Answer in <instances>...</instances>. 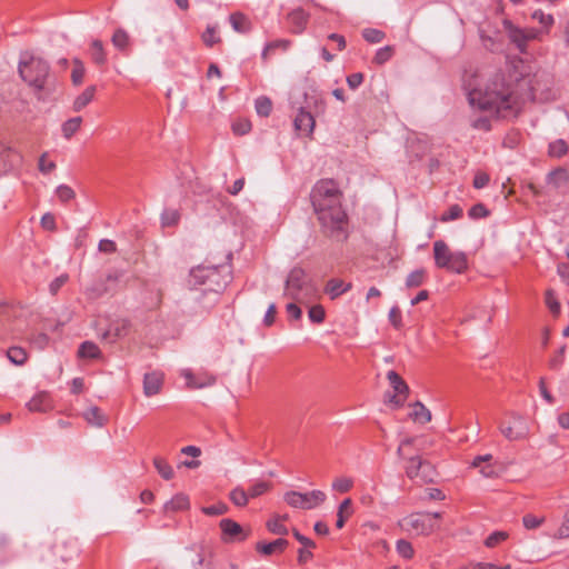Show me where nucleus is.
Masks as SVG:
<instances>
[{
  "label": "nucleus",
  "mask_w": 569,
  "mask_h": 569,
  "mask_svg": "<svg viewBox=\"0 0 569 569\" xmlns=\"http://www.w3.org/2000/svg\"><path fill=\"white\" fill-rule=\"evenodd\" d=\"M315 213L322 232L339 242L347 239L348 217L342 208V192L333 179H321L310 192Z\"/></svg>",
  "instance_id": "nucleus-1"
},
{
  "label": "nucleus",
  "mask_w": 569,
  "mask_h": 569,
  "mask_svg": "<svg viewBox=\"0 0 569 569\" xmlns=\"http://www.w3.org/2000/svg\"><path fill=\"white\" fill-rule=\"evenodd\" d=\"M473 108L506 118L513 113L516 97L511 86L506 82L505 74L497 72L487 82L485 89L475 88L468 92Z\"/></svg>",
  "instance_id": "nucleus-2"
},
{
  "label": "nucleus",
  "mask_w": 569,
  "mask_h": 569,
  "mask_svg": "<svg viewBox=\"0 0 569 569\" xmlns=\"http://www.w3.org/2000/svg\"><path fill=\"white\" fill-rule=\"evenodd\" d=\"M19 74L32 88L39 100H44L46 96L54 88V79L50 76V67L41 58L30 57L27 61H20Z\"/></svg>",
  "instance_id": "nucleus-3"
},
{
  "label": "nucleus",
  "mask_w": 569,
  "mask_h": 569,
  "mask_svg": "<svg viewBox=\"0 0 569 569\" xmlns=\"http://www.w3.org/2000/svg\"><path fill=\"white\" fill-rule=\"evenodd\" d=\"M315 292L316 288L302 268L295 267L290 270L284 284L286 297L293 301L305 303L309 302Z\"/></svg>",
  "instance_id": "nucleus-4"
},
{
  "label": "nucleus",
  "mask_w": 569,
  "mask_h": 569,
  "mask_svg": "<svg viewBox=\"0 0 569 569\" xmlns=\"http://www.w3.org/2000/svg\"><path fill=\"white\" fill-rule=\"evenodd\" d=\"M433 258L438 268L456 273H463L468 269V258L462 251H451L442 240L433 242Z\"/></svg>",
  "instance_id": "nucleus-5"
},
{
  "label": "nucleus",
  "mask_w": 569,
  "mask_h": 569,
  "mask_svg": "<svg viewBox=\"0 0 569 569\" xmlns=\"http://www.w3.org/2000/svg\"><path fill=\"white\" fill-rule=\"evenodd\" d=\"M327 496L321 490H312L309 492L289 491L284 495V501L292 508L313 509L322 505Z\"/></svg>",
  "instance_id": "nucleus-6"
},
{
  "label": "nucleus",
  "mask_w": 569,
  "mask_h": 569,
  "mask_svg": "<svg viewBox=\"0 0 569 569\" xmlns=\"http://www.w3.org/2000/svg\"><path fill=\"white\" fill-rule=\"evenodd\" d=\"M499 430L509 441L526 439L529 435V427L526 419L512 413L507 421L499 425Z\"/></svg>",
  "instance_id": "nucleus-7"
},
{
  "label": "nucleus",
  "mask_w": 569,
  "mask_h": 569,
  "mask_svg": "<svg viewBox=\"0 0 569 569\" xmlns=\"http://www.w3.org/2000/svg\"><path fill=\"white\" fill-rule=\"evenodd\" d=\"M387 379L393 390V393L387 392L385 395V401L392 405L395 408L402 407L409 395V387L407 382L393 370L388 371Z\"/></svg>",
  "instance_id": "nucleus-8"
},
{
  "label": "nucleus",
  "mask_w": 569,
  "mask_h": 569,
  "mask_svg": "<svg viewBox=\"0 0 569 569\" xmlns=\"http://www.w3.org/2000/svg\"><path fill=\"white\" fill-rule=\"evenodd\" d=\"M219 528L221 530V541L224 543H236L247 540L251 529L244 528L232 519L224 518L220 520Z\"/></svg>",
  "instance_id": "nucleus-9"
},
{
  "label": "nucleus",
  "mask_w": 569,
  "mask_h": 569,
  "mask_svg": "<svg viewBox=\"0 0 569 569\" xmlns=\"http://www.w3.org/2000/svg\"><path fill=\"white\" fill-rule=\"evenodd\" d=\"M406 475L410 479L420 478L425 482L433 481L432 466L422 460L419 456H411L408 458V466L406 467Z\"/></svg>",
  "instance_id": "nucleus-10"
},
{
  "label": "nucleus",
  "mask_w": 569,
  "mask_h": 569,
  "mask_svg": "<svg viewBox=\"0 0 569 569\" xmlns=\"http://www.w3.org/2000/svg\"><path fill=\"white\" fill-rule=\"evenodd\" d=\"M207 290L219 293L224 290L231 280L230 271L224 266H210Z\"/></svg>",
  "instance_id": "nucleus-11"
},
{
  "label": "nucleus",
  "mask_w": 569,
  "mask_h": 569,
  "mask_svg": "<svg viewBox=\"0 0 569 569\" xmlns=\"http://www.w3.org/2000/svg\"><path fill=\"white\" fill-rule=\"evenodd\" d=\"M123 277L122 271H113L108 273L104 281H99L92 284L90 288L86 290V295L89 299H98L103 295L110 292L113 288L109 287L108 283H118L120 279Z\"/></svg>",
  "instance_id": "nucleus-12"
},
{
  "label": "nucleus",
  "mask_w": 569,
  "mask_h": 569,
  "mask_svg": "<svg viewBox=\"0 0 569 569\" xmlns=\"http://www.w3.org/2000/svg\"><path fill=\"white\" fill-rule=\"evenodd\" d=\"M403 526L416 535H429L433 530V526L429 521V515L425 513H416L405 518Z\"/></svg>",
  "instance_id": "nucleus-13"
},
{
  "label": "nucleus",
  "mask_w": 569,
  "mask_h": 569,
  "mask_svg": "<svg viewBox=\"0 0 569 569\" xmlns=\"http://www.w3.org/2000/svg\"><path fill=\"white\" fill-rule=\"evenodd\" d=\"M181 376L186 379L187 386L191 389L206 388L216 383V377L208 372L196 375L191 370L186 369L181 372Z\"/></svg>",
  "instance_id": "nucleus-14"
},
{
  "label": "nucleus",
  "mask_w": 569,
  "mask_h": 569,
  "mask_svg": "<svg viewBox=\"0 0 569 569\" xmlns=\"http://www.w3.org/2000/svg\"><path fill=\"white\" fill-rule=\"evenodd\" d=\"M164 375L161 371L147 372L143 377V393L147 397L158 395L163 385Z\"/></svg>",
  "instance_id": "nucleus-15"
},
{
  "label": "nucleus",
  "mask_w": 569,
  "mask_h": 569,
  "mask_svg": "<svg viewBox=\"0 0 569 569\" xmlns=\"http://www.w3.org/2000/svg\"><path fill=\"white\" fill-rule=\"evenodd\" d=\"M315 124L316 121L313 116L309 111H306L303 108L299 110L293 120L296 131L303 136H310L313 132Z\"/></svg>",
  "instance_id": "nucleus-16"
},
{
  "label": "nucleus",
  "mask_w": 569,
  "mask_h": 569,
  "mask_svg": "<svg viewBox=\"0 0 569 569\" xmlns=\"http://www.w3.org/2000/svg\"><path fill=\"white\" fill-rule=\"evenodd\" d=\"M289 27L293 33H301L307 27L309 20V13L302 8H297L288 13L287 17Z\"/></svg>",
  "instance_id": "nucleus-17"
},
{
  "label": "nucleus",
  "mask_w": 569,
  "mask_h": 569,
  "mask_svg": "<svg viewBox=\"0 0 569 569\" xmlns=\"http://www.w3.org/2000/svg\"><path fill=\"white\" fill-rule=\"evenodd\" d=\"M20 160L21 157L16 150L0 141V171L13 168Z\"/></svg>",
  "instance_id": "nucleus-18"
},
{
  "label": "nucleus",
  "mask_w": 569,
  "mask_h": 569,
  "mask_svg": "<svg viewBox=\"0 0 569 569\" xmlns=\"http://www.w3.org/2000/svg\"><path fill=\"white\" fill-rule=\"evenodd\" d=\"M492 459L493 457L490 453L476 456L471 462V467L479 469V472L486 478H495L498 473L491 463Z\"/></svg>",
  "instance_id": "nucleus-19"
},
{
  "label": "nucleus",
  "mask_w": 569,
  "mask_h": 569,
  "mask_svg": "<svg viewBox=\"0 0 569 569\" xmlns=\"http://www.w3.org/2000/svg\"><path fill=\"white\" fill-rule=\"evenodd\" d=\"M51 397L48 392L41 391L34 395L27 403V408L31 412H47L52 409Z\"/></svg>",
  "instance_id": "nucleus-20"
},
{
  "label": "nucleus",
  "mask_w": 569,
  "mask_h": 569,
  "mask_svg": "<svg viewBox=\"0 0 569 569\" xmlns=\"http://www.w3.org/2000/svg\"><path fill=\"white\" fill-rule=\"evenodd\" d=\"M503 27L510 41L513 42L521 52H525L527 47L525 30L513 26L509 20L503 21Z\"/></svg>",
  "instance_id": "nucleus-21"
},
{
  "label": "nucleus",
  "mask_w": 569,
  "mask_h": 569,
  "mask_svg": "<svg viewBox=\"0 0 569 569\" xmlns=\"http://www.w3.org/2000/svg\"><path fill=\"white\" fill-rule=\"evenodd\" d=\"M352 284L351 282H345L343 280L339 278H332L327 281L325 287V293H327L331 300L337 299L345 292H348L351 290Z\"/></svg>",
  "instance_id": "nucleus-22"
},
{
  "label": "nucleus",
  "mask_w": 569,
  "mask_h": 569,
  "mask_svg": "<svg viewBox=\"0 0 569 569\" xmlns=\"http://www.w3.org/2000/svg\"><path fill=\"white\" fill-rule=\"evenodd\" d=\"M131 328V323L127 319H119L111 323L110 329L103 333L104 339L111 338V341L126 337Z\"/></svg>",
  "instance_id": "nucleus-23"
},
{
  "label": "nucleus",
  "mask_w": 569,
  "mask_h": 569,
  "mask_svg": "<svg viewBox=\"0 0 569 569\" xmlns=\"http://www.w3.org/2000/svg\"><path fill=\"white\" fill-rule=\"evenodd\" d=\"M288 546V541L283 538L276 539L271 542H258L256 550L264 556H271L274 552H282Z\"/></svg>",
  "instance_id": "nucleus-24"
},
{
  "label": "nucleus",
  "mask_w": 569,
  "mask_h": 569,
  "mask_svg": "<svg viewBox=\"0 0 569 569\" xmlns=\"http://www.w3.org/2000/svg\"><path fill=\"white\" fill-rule=\"evenodd\" d=\"M190 506L188 496L183 493H178L172 497L171 500L166 502L163 506L164 512H176L187 510Z\"/></svg>",
  "instance_id": "nucleus-25"
},
{
  "label": "nucleus",
  "mask_w": 569,
  "mask_h": 569,
  "mask_svg": "<svg viewBox=\"0 0 569 569\" xmlns=\"http://www.w3.org/2000/svg\"><path fill=\"white\" fill-rule=\"evenodd\" d=\"M83 418L89 425L98 428H101L107 423V417L96 406L90 407L87 411H84Z\"/></svg>",
  "instance_id": "nucleus-26"
},
{
  "label": "nucleus",
  "mask_w": 569,
  "mask_h": 569,
  "mask_svg": "<svg viewBox=\"0 0 569 569\" xmlns=\"http://www.w3.org/2000/svg\"><path fill=\"white\" fill-rule=\"evenodd\" d=\"M96 86L87 87L82 93H80L73 101V110L76 112L81 111L86 108L94 98Z\"/></svg>",
  "instance_id": "nucleus-27"
},
{
  "label": "nucleus",
  "mask_w": 569,
  "mask_h": 569,
  "mask_svg": "<svg viewBox=\"0 0 569 569\" xmlns=\"http://www.w3.org/2000/svg\"><path fill=\"white\" fill-rule=\"evenodd\" d=\"M410 418L419 423H428L431 421V412L429 409L425 407L423 403L417 401L412 405V411L410 412Z\"/></svg>",
  "instance_id": "nucleus-28"
},
{
  "label": "nucleus",
  "mask_w": 569,
  "mask_h": 569,
  "mask_svg": "<svg viewBox=\"0 0 569 569\" xmlns=\"http://www.w3.org/2000/svg\"><path fill=\"white\" fill-rule=\"evenodd\" d=\"M352 515V501L350 498L345 499L338 507L336 527L341 529L346 520Z\"/></svg>",
  "instance_id": "nucleus-29"
},
{
  "label": "nucleus",
  "mask_w": 569,
  "mask_h": 569,
  "mask_svg": "<svg viewBox=\"0 0 569 569\" xmlns=\"http://www.w3.org/2000/svg\"><path fill=\"white\" fill-rule=\"evenodd\" d=\"M111 41L122 52L128 51L130 48V36L124 29H117L112 34Z\"/></svg>",
  "instance_id": "nucleus-30"
},
{
  "label": "nucleus",
  "mask_w": 569,
  "mask_h": 569,
  "mask_svg": "<svg viewBox=\"0 0 569 569\" xmlns=\"http://www.w3.org/2000/svg\"><path fill=\"white\" fill-rule=\"evenodd\" d=\"M229 19L233 30L237 32L246 33L251 29V23L243 13L234 12Z\"/></svg>",
  "instance_id": "nucleus-31"
},
{
  "label": "nucleus",
  "mask_w": 569,
  "mask_h": 569,
  "mask_svg": "<svg viewBox=\"0 0 569 569\" xmlns=\"http://www.w3.org/2000/svg\"><path fill=\"white\" fill-rule=\"evenodd\" d=\"M210 266H198L190 271V281L193 284H204L208 287Z\"/></svg>",
  "instance_id": "nucleus-32"
},
{
  "label": "nucleus",
  "mask_w": 569,
  "mask_h": 569,
  "mask_svg": "<svg viewBox=\"0 0 569 569\" xmlns=\"http://www.w3.org/2000/svg\"><path fill=\"white\" fill-rule=\"evenodd\" d=\"M153 466L158 473L164 479V480H171L174 477V471L172 467L168 463V461L162 457H154L153 458Z\"/></svg>",
  "instance_id": "nucleus-33"
},
{
  "label": "nucleus",
  "mask_w": 569,
  "mask_h": 569,
  "mask_svg": "<svg viewBox=\"0 0 569 569\" xmlns=\"http://www.w3.org/2000/svg\"><path fill=\"white\" fill-rule=\"evenodd\" d=\"M90 56L92 61L98 66H102L107 62L103 44L100 40H93L91 42Z\"/></svg>",
  "instance_id": "nucleus-34"
},
{
  "label": "nucleus",
  "mask_w": 569,
  "mask_h": 569,
  "mask_svg": "<svg viewBox=\"0 0 569 569\" xmlns=\"http://www.w3.org/2000/svg\"><path fill=\"white\" fill-rule=\"evenodd\" d=\"M78 356L80 358L96 359L100 356V349L94 342L84 341L79 347Z\"/></svg>",
  "instance_id": "nucleus-35"
},
{
  "label": "nucleus",
  "mask_w": 569,
  "mask_h": 569,
  "mask_svg": "<svg viewBox=\"0 0 569 569\" xmlns=\"http://www.w3.org/2000/svg\"><path fill=\"white\" fill-rule=\"evenodd\" d=\"M82 118H70L62 124V134L66 139H70L81 127Z\"/></svg>",
  "instance_id": "nucleus-36"
},
{
  "label": "nucleus",
  "mask_w": 569,
  "mask_h": 569,
  "mask_svg": "<svg viewBox=\"0 0 569 569\" xmlns=\"http://www.w3.org/2000/svg\"><path fill=\"white\" fill-rule=\"evenodd\" d=\"M568 172L563 168H557L549 172L548 174V182L553 184L556 188L561 187L568 181Z\"/></svg>",
  "instance_id": "nucleus-37"
},
{
  "label": "nucleus",
  "mask_w": 569,
  "mask_h": 569,
  "mask_svg": "<svg viewBox=\"0 0 569 569\" xmlns=\"http://www.w3.org/2000/svg\"><path fill=\"white\" fill-rule=\"evenodd\" d=\"M568 152V144L563 139H557L549 143L548 153L553 158H561Z\"/></svg>",
  "instance_id": "nucleus-38"
},
{
  "label": "nucleus",
  "mask_w": 569,
  "mask_h": 569,
  "mask_svg": "<svg viewBox=\"0 0 569 569\" xmlns=\"http://www.w3.org/2000/svg\"><path fill=\"white\" fill-rule=\"evenodd\" d=\"M229 498L237 507H244L249 501V496L242 487H236L232 489Z\"/></svg>",
  "instance_id": "nucleus-39"
},
{
  "label": "nucleus",
  "mask_w": 569,
  "mask_h": 569,
  "mask_svg": "<svg viewBox=\"0 0 569 569\" xmlns=\"http://www.w3.org/2000/svg\"><path fill=\"white\" fill-rule=\"evenodd\" d=\"M7 357L12 363L17 366H21L27 361V352L20 347L9 348L7 351Z\"/></svg>",
  "instance_id": "nucleus-40"
},
{
  "label": "nucleus",
  "mask_w": 569,
  "mask_h": 569,
  "mask_svg": "<svg viewBox=\"0 0 569 569\" xmlns=\"http://www.w3.org/2000/svg\"><path fill=\"white\" fill-rule=\"evenodd\" d=\"M180 220V213L177 209H166L161 213V224L163 227L176 226Z\"/></svg>",
  "instance_id": "nucleus-41"
},
{
  "label": "nucleus",
  "mask_w": 569,
  "mask_h": 569,
  "mask_svg": "<svg viewBox=\"0 0 569 569\" xmlns=\"http://www.w3.org/2000/svg\"><path fill=\"white\" fill-rule=\"evenodd\" d=\"M426 272L423 269H417L408 274L406 286L408 288H417L425 282Z\"/></svg>",
  "instance_id": "nucleus-42"
},
{
  "label": "nucleus",
  "mask_w": 569,
  "mask_h": 569,
  "mask_svg": "<svg viewBox=\"0 0 569 569\" xmlns=\"http://www.w3.org/2000/svg\"><path fill=\"white\" fill-rule=\"evenodd\" d=\"M393 52L395 50L391 46L382 47L378 49V51L376 52L372 62L378 66H381L392 58Z\"/></svg>",
  "instance_id": "nucleus-43"
},
{
  "label": "nucleus",
  "mask_w": 569,
  "mask_h": 569,
  "mask_svg": "<svg viewBox=\"0 0 569 569\" xmlns=\"http://www.w3.org/2000/svg\"><path fill=\"white\" fill-rule=\"evenodd\" d=\"M86 73V68L81 60H73V69L71 72V80L74 86H79L82 83Z\"/></svg>",
  "instance_id": "nucleus-44"
},
{
  "label": "nucleus",
  "mask_w": 569,
  "mask_h": 569,
  "mask_svg": "<svg viewBox=\"0 0 569 569\" xmlns=\"http://www.w3.org/2000/svg\"><path fill=\"white\" fill-rule=\"evenodd\" d=\"M256 111L261 117H268L271 113L272 110V102L267 97H259L256 100Z\"/></svg>",
  "instance_id": "nucleus-45"
},
{
  "label": "nucleus",
  "mask_w": 569,
  "mask_h": 569,
  "mask_svg": "<svg viewBox=\"0 0 569 569\" xmlns=\"http://www.w3.org/2000/svg\"><path fill=\"white\" fill-rule=\"evenodd\" d=\"M353 480L348 477H338L332 482V490L345 493L351 490Z\"/></svg>",
  "instance_id": "nucleus-46"
},
{
  "label": "nucleus",
  "mask_w": 569,
  "mask_h": 569,
  "mask_svg": "<svg viewBox=\"0 0 569 569\" xmlns=\"http://www.w3.org/2000/svg\"><path fill=\"white\" fill-rule=\"evenodd\" d=\"M362 37L369 43H379L385 39L386 34L381 30L367 28L362 31Z\"/></svg>",
  "instance_id": "nucleus-47"
},
{
  "label": "nucleus",
  "mask_w": 569,
  "mask_h": 569,
  "mask_svg": "<svg viewBox=\"0 0 569 569\" xmlns=\"http://www.w3.org/2000/svg\"><path fill=\"white\" fill-rule=\"evenodd\" d=\"M271 488V485L267 481H258L254 485H252L249 490L247 491L249 498H257L269 491Z\"/></svg>",
  "instance_id": "nucleus-48"
},
{
  "label": "nucleus",
  "mask_w": 569,
  "mask_h": 569,
  "mask_svg": "<svg viewBox=\"0 0 569 569\" xmlns=\"http://www.w3.org/2000/svg\"><path fill=\"white\" fill-rule=\"evenodd\" d=\"M308 317L311 322L313 323H322L326 318V311L325 308L321 305H315L312 306L308 311Z\"/></svg>",
  "instance_id": "nucleus-49"
},
{
  "label": "nucleus",
  "mask_w": 569,
  "mask_h": 569,
  "mask_svg": "<svg viewBox=\"0 0 569 569\" xmlns=\"http://www.w3.org/2000/svg\"><path fill=\"white\" fill-rule=\"evenodd\" d=\"M56 194L62 203H67L76 197L73 189L67 184L58 186Z\"/></svg>",
  "instance_id": "nucleus-50"
},
{
  "label": "nucleus",
  "mask_w": 569,
  "mask_h": 569,
  "mask_svg": "<svg viewBox=\"0 0 569 569\" xmlns=\"http://www.w3.org/2000/svg\"><path fill=\"white\" fill-rule=\"evenodd\" d=\"M545 301L550 312L553 315H559L560 312V303L556 298L555 291L552 289H548L545 295Z\"/></svg>",
  "instance_id": "nucleus-51"
},
{
  "label": "nucleus",
  "mask_w": 569,
  "mask_h": 569,
  "mask_svg": "<svg viewBox=\"0 0 569 569\" xmlns=\"http://www.w3.org/2000/svg\"><path fill=\"white\" fill-rule=\"evenodd\" d=\"M397 552L405 559H411L415 550L409 541L400 539L397 541Z\"/></svg>",
  "instance_id": "nucleus-52"
},
{
  "label": "nucleus",
  "mask_w": 569,
  "mask_h": 569,
  "mask_svg": "<svg viewBox=\"0 0 569 569\" xmlns=\"http://www.w3.org/2000/svg\"><path fill=\"white\" fill-rule=\"evenodd\" d=\"M202 40L204 44L210 48L220 42V38L217 36V28L208 26L206 31L202 33Z\"/></svg>",
  "instance_id": "nucleus-53"
},
{
  "label": "nucleus",
  "mask_w": 569,
  "mask_h": 569,
  "mask_svg": "<svg viewBox=\"0 0 569 569\" xmlns=\"http://www.w3.org/2000/svg\"><path fill=\"white\" fill-rule=\"evenodd\" d=\"M532 19L537 20L540 24H542L547 32L552 27L555 20L551 14L545 13L542 10H536L532 13Z\"/></svg>",
  "instance_id": "nucleus-54"
},
{
  "label": "nucleus",
  "mask_w": 569,
  "mask_h": 569,
  "mask_svg": "<svg viewBox=\"0 0 569 569\" xmlns=\"http://www.w3.org/2000/svg\"><path fill=\"white\" fill-rule=\"evenodd\" d=\"M201 511L207 516H221L227 513L228 506L223 502H218L212 506L202 507Z\"/></svg>",
  "instance_id": "nucleus-55"
},
{
  "label": "nucleus",
  "mask_w": 569,
  "mask_h": 569,
  "mask_svg": "<svg viewBox=\"0 0 569 569\" xmlns=\"http://www.w3.org/2000/svg\"><path fill=\"white\" fill-rule=\"evenodd\" d=\"M508 538V533L506 531H495L489 535L485 541V545L488 548H493L499 545L501 541H505Z\"/></svg>",
  "instance_id": "nucleus-56"
},
{
  "label": "nucleus",
  "mask_w": 569,
  "mask_h": 569,
  "mask_svg": "<svg viewBox=\"0 0 569 569\" xmlns=\"http://www.w3.org/2000/svg\"><path fill=\"white\" fill-rule=\"evenodd\" d=\"M267 528L274 535H286L288 532L287 527L278 518L269 520Z\"/></svg>",
  "instance_id": "nucleus-57"
},
{
  "label": "nucleus",
  "mask_w": 569,
  "mask_h": 569,
  "mask_svg": "<svg viewBox=\"0 0 569 569\" xmlns=\"http://www.w3.org/2000/svg\"><path fill=\"white\" fill-rule=\"evenodd\" d=\"M489 213V210L482 203L473 204L468 212L472 219L486 218Z\"/></svg>",
  "instance_id": "nucleus-58"
},
{
  "label": "nucleus",
  "mask_w": 569,
  "mask_h": 569,
  "mask_svg": "<svg viewBox=\"0 0 569 569\" xmlns=\"http://www.w3.org/2000/svg\"><path fill=\"white\" fill-rule=\"evenodd\" d=\"M69 280V276L67 273L60 274L56 279H53L49 284V291L51 295H57L61 287H63Z\"/></svg>",
  "instance_id": "nucleus-59"
},
{
  "label": "nucleus",
  "mask_w": 569,
  "mask_h": 569,
  "mask_svg": "<svg viewBox=\"0 0 569 569\" xmlns=\"http://www.w3.org/2000/svg\"><path fill=\"white\" fill-rule=\"evenodd\" d=\"M543 518H538L531 513L525 515L522 518L523 526L527 529H536L542 525Z\"/></svg>",
  "instance_id": "nucleus-60"
},
{
  "label": "nucleus",
  "mask_w": 569,
  "mask_h": 569,
  "mask_svg": "<svg viewBox=\"0 0 569 569\" xmlns=\"http://www.w3.org/2000/svg\"><path fill=\"white\" fill-rule=\"evenodd\" d=\"M38 167H39V170L42 173L47 174V173H50L51 171H53L56 169V163L53 161H48L47 160V153H43L39 158Z\"/></svg>",
  "instance_id": "nucleus-61"
},
{
  "label": "nucleus",
  "mask_w": 569,
  "mask_h": 569,
  "mask_svg": "<svg viewBox=\"0 0 569 569\" xmlns=\"http://www.w3.org/2000/svg\"><path fill=\"white\" fill-rule=\"evenodd\" d=\"M462 216V209L458 204L451 206L446 213H443L441 220L449 221L456 220Z\"/></svg>",
  "instance_id": "nucleus-62"
},
{
  "label": "nucleus",
  "mask_w": 569,
  "mask_h": 569,
  "mask_svg": "<svg viewBox=\"0 0 569 569\" xmlns=\"http://www.w3.org/2000/svg\"><path fill=\"white\" fill-rule=\"evenodd\" d=\"M286 311L289 319L300 320L302 317L301 308L296 302H290L286 306Z\"/></svg>",
  "instance_id": "nucleus-63"
},
{
  "label": "nucleus",
  "mask_w": 569,
  "mask_h": 569,
  "mask_svg": "<svg viewBox=\"0 0 569 569\" xmlns=\"http://www.w3.org/2000/svg\"><path fill=\"white\" fill-rule=\"evenodd\" d=\"M555 537L558 539L569 538V516H566Z\"/></svg>",
  "instance_id": "nucleus-64"
}]
</instances>
